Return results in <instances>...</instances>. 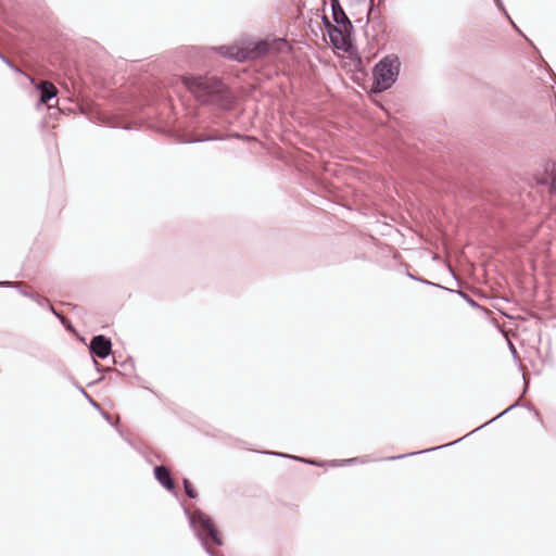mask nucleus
Listing matches in <instances>:
<instances>
[{
  "mask_svg": "<svg viewBox=\"0 0 556 556\" xmlns=\"http://www.w3.org/2000/svg\"><path fill=\"white\" fill-rule=\"evenodd\" d=\"M369 2H370V7H369V10L367 12V21L368 22L372 18L374 14L377 11V8H375V5H374V0H369Z\"/></svg>",
  "mask_w": 556,
  "mask_h": 556,
  "instance_id": "5701e85b",
  "label": "nucleus"
},
{
  "mask_svg": "<svg viewBox=\"0 0 556 556\" xmlns=\"http://www.w3.org/2000/svg\"><path fill=\"white\" fill-rule=\"evenodd\" d=\"M121 366H122L123 368H125V369H127V368H131V369H132V368H134V363H132L131 358H129V359H127V361L123 362V363L121 364Z\"/></svg>",
  "mask_w": 556,
  "mask_h": 556,
  "instance_id": "a878e982",
  "label": "nucleus"
},
{
  "mask_svg": "<svg viewBox=\"0 0 556 556\" xmlns=\"http://www.w3.org/2000/svg\"><path fill=\"white\" fill-rule=\"evenodd\" d=\"M509 348H510V351L513 352V354L515 355L516 354V350H515V348H514V345L511 343L509 344Z\"/></svg>",
  "mask_w": 556,
  "mask_h": 556,
  "instance_id": "2f4dec72",
  "label": "nucleus"
},
{
  "mask_svg": "<svg viewBox=\"0 0 556 556\" xmlns=\"http://www.w3.org/2000/svg\"><path fill=\"white\" fill-rule=\"evenodd\" d=\"M545 172L549 174L552 184H556V162H552L545 168Z\"/></svg>",
  "mask_w": 556,
  "mask_h": 556,
  "instance_id": "412c9836",
  "label": "nucleus"
},
{
  "mask_svg": "<svg viewBox=\"0 0 556 556\" xmlns=\"http://www.w3.org/2000/svg\"><path fill=\"white\" fill-rule=\"evenodd\" d=\"M496 7L503 11V13L505 14V16L510 21V23L513 24L514 28L523 36V34L521 33V30L514 24V22L511 21L510 16L508 15L507 11L505 10V7L502 2V0H494Z\"/></svg>",
  "mask_w": 556,
  "mask_h": 556,
  "instance_id": "aec40b11",
  "label": "nucleus"
},
{
  "mask_svg": "<svg viewBox=\"0 0 556 556\" xmlns=\"http://www.w3.org/2000/svg\"><path fill=\"white\" fill-rule=\"evenodd\" d=\"M263 453L267 454V455L277 456V457L290 458V459L302 462V463L309 464V465H317V463L315 460H313V459H307V458H303V457H300V456H294V455H290V454H286V453H281V452L266 451V452H263Z\"/></svg>",
  "mask_w": 556,
  "mask_h": 556,
  "instance_id": "4468645a",
  "label": "nucleus"
},
{
  "mask_svg": "<svg viewBox=\"0 0 556 556\" xmlns=\"http://www.w3.org/2000/svg\"><path fill=\"white\" fill-rule=\"evenodd\" d=\"M0 60L5 63L10 68H12L15 73H20V74H23L22 70L18 68L8 56H5L1 51H0Z\"/></svg>",
  "mask_w": 556,
  "mask_h": 556,
  "instance_id": "6ab92c4d",
  "label": "nucleus"
},
{
  "mask_svg": "<svg viewBox=\"0 0 556 556\" xmlns=\"http://www.w3.org/2000/svg\"><path fill=\"white\" fill-rule=\"evenodd\" d=\"M155 480L167 491L173 492L175 490V482L172 477V472L168 467L164 465L155 466L153 469Z\"/></svg>",
  "mask_w": 556,
  "mask_h": 556,
  "instance_id": "9d476101",
  "label": "nucleus"
},
{
  "mask_svg": "<svg viewBox=\"0 0 556 556\" xmlns=\"http://www.w3.org/2000/svg\"><path fill=\"white\" fill-rule=\"evenodd\" d=\"M182 485H184L185 493H186V495H187L189 498H191V500L197 498V496H198V492H197V490L193 488V485H192V483L189 481V479L184 478V479H182Z\"/></svg>",
  "mask_w": 556,
  "mask_h": 556,
  "instance_id": "dca6fc26",
  "label": "nucleus"
},
{
  "mask_svg": "<svg viewBox=\"0 0 556 556\" xmlns=\"http://www.w3.org/2000/svg\"><path fill=\"white\" fill-rule=\"evenodd\" d=\"M330 7H331V15L333 22L343 28V31L346 35H352L354 31L353 24L351 20L345 14L342 5L340 4L339 0H330Z\"/></svg>",
  "mask_w": 556,
  "mask_h": 556,
  "instance_id": "6e6552de",
  "label": "nucleus"
},
{
  "mask_svg": "<svg viewBox=\"0 0 556 556\" xmlns=\"http://www.w3.org/2000/svg\"><path fill=\"white\" fill-rule=\"evenodd\" d=\"M406 276H407L408 278H410L412 280L418 281V282H420V283H422V285H426V286H431V287H435V288H440V289H443V288H444L443 286H441V285H439V283H435V282L429 281V280H427V279H425V278H422V277L416 276V275H414V274H412V273H409V271H407V273H406Z\"/></svg>",
  "mask_w": 556,
  "mask_h": 556,
  "instance_id": "f3484780",
  "label": "nucleus"
},
{
  "mask_svg": "<svg viewBox=\"0 0 556 556\" xmlns=\"http://www.w3.org/2000/svg\"><path fill=\"white\" fill-rule=\"evenodd\" d=\"M548 192H549L551 194H556V184H552V182H551V185H549V187H548Z\"/></svg>",
  "mask_w": 556,
  "mask_h": 556,
  "instance_id": "cd10ccee",
  "label": "nucleus"
},
{
  "mask_svg": "<svg viewBox=\"0 0 556 556\" xmlns=\"http://www.w3.org/2000/svg\"><path fill=\"white\" fill-rule=\"evenodd\" d=\"M400 71L399 55L394 53L384 55L372 68L371 92L381 93L389 90L396 83Z\"/></svg>",
  "mask_w": 556,
  "mask_h": 556,
  "instance_id": "7ed1b4c3",
  "label": "nucleus"
},
{
  "mask_svg": "<svg viewBox=\"0 0 556 556\" xmlns=\"http://www.w3.org/2000/svg\"><path fill=\"white\" fill-rule=\"evenodd\" d=\"M74 384L77 388V390L84 395V392H86V390L80 384H78L77 382H75Z\"/></svg>",
  "mask_w": 556,
  "mask_h": 556,
  "instance_id": "c85d7f7f",
  "label": "nucleus"
},
{
  "mask_svg": "<svg viewBox=\"0 0 556 556\" xmlns=\"http://www.w3.org/2000/svg\"><path fill=\"white\" fill-rule=\"evenodd\" d=\"M84 397L89 402L91 406L101 410L100 405L87 392H84Z\"/></svg>",
  "mask_w": 556,
  "mask_h": 556,
  "instance_id": "4be33fe9",
  "label": "nucleus"
},
{
  "mask_svg": "<svg viewBox=\"0 0 556 556\" xmlns=\"http://www.w3.org/2000/svg\"><path fill=\"white\" fill-rule=\"evenodd\" d=\"M92 362H93V365H94V367H96L97 371H99V372H103V371H105V370H106V369H105L101 364H99L94 358L92 359Z\"/></svg>",
  "mask_w": 556,
  "mask_h": 556,
  "instance_id": "bb28decb",
  "label": "nucleus"
},
{
  "mask_svg": "<svg viewBox=\"0 0 556 556\" xmlns=\"http://www.w3.org/2000/svg\"><path fill=\"white\" fill-rule=\"evenodd\" d=\"M216 51L224 58L235 60L237 62H244V55L242 54V48L237 46H219Z\"/></svg>",
  "mask_w": 556,
  "mask_h": 556,
  "instance_id": "f8f14e48",
  "label": "nucleus"
},
{
  "mask_svg": "<svg viewBox=\"0 0 556 556\" xmlns=\"http://www.w3.org/2000/svg\"><path fill=\"white\" fill-rule=\"evenodd\" d=\"M181 81L197 101L220 110H231L237 101L231 89L218 77L208 75H184Z\"/></svg>",
  "mask_w": 556,
  "mask_h": 556,
  "instance_id": "f257e3e1",
  "label": "nucleus"
},
{
  "mask_svg": "<svg viewBox=\"0 0 556 556\" xmlns=\"http://www.w3.org/2000/svg\"><path fill=\"white\" fill-rule=\"evenodd\" d=\"M518 406H520V401L519 400H517L515 403H513L510 406H508L506 409H504L502 413H500L497 416H495L491 420L484 422L483 425H481L480 427L476 428L475 430H472L471 432L467 433L466 435H464L463 438H460L458 440H455L453 442H450V443H446V444H442V445H439V446H434V447L417 451V452H412V453H406V454H402V455H395V456L386 457V458H382V460H397V459H402V458H405V457L415 456V455H419V454H426V453L438 451V450H441V448H444V447H447V446H452V445L460 442L462 440L468 438L470 434L475 433L476 431H478V430L484 428L485 426L490 425L494 420H496V419L501 418L502 416L506 415L507 413H509L510 410L515 409Z\"/></svg>",
  "mask_w": 556,
  "mask_h": 556,
  "instance_id": "20e7f679",
  "label": "nucleus"
},
{
  "mask_svg": "<svg viewBox=\"0 0 556 556\" xmlns=\"http://www.w3.org/2000/svg\"><path fill=\"white\" fill-rule=\"evenodd\" d=\"M66 305H67V306H72L73 308H76V307H77L76 305H74V304H72V303H67Z\"/></svg>",
  "mask_w": 556,
  "mask_h": 556,
  "instance_id": "473e14b6",
  "label": "nucleus"
},
{
  "mask_svg": "<svg viewBox=\"0 0 556 556\" xmlns=\"http://www.w3.org/2000/svg\"><path fill=\"white\" fill-rule=\"evenodd\" d=\"M102 379H103V377H100L98 380L92 381V382H89V383H88V387L92 386L93 383H96V382H98V381H101Z\"/></svg>",
  "mask_w": 556,
  "mask_h": 556,
  "instance_id": "c756f323",
  "label": "nucleus"
},
{
  "mask_svg": "<svg viewBox=\"0 0 556 556\" xmlns=\"http://www.w3.org/2000/svg\"><path fill=\"white\" fill-rule=\"evenodd\" d=\"M184 513L188 519L190 529L193 531L202 548L208 556H216L214 549L210 546V540L215 545L223 546L224 539L214 520L199 508L192 511L190 508L184 506Z\"/></svg>",
  "mask_w": 556,
  "mask_h": 556,
  "instance_id": "f03ea898",
  "label": "nucleus"
},
{
  "mask_svg": "<svg viewBox=\"0 0 556 556\" xmlns=\"http://www.w3.org/2000/svg\"><path fill=\"white\" fill-rule=\"evenodd\" d=\"M106 125H108L109 127H112V128H117V127H119L118 125L111 124V123H108Z\"/></svg>",
  "mask_w": 556,
  "mask_h": 556,
  "instance_id": "7c9ffc66",
  "label": "nucleus"
},
{
  "mask_svg": "<svg viewBox=\"0 0 556 556\" xmlns=\"http://www.w3.org/2000/svg\"><path fill=\"white\" fill-rule=\"evenodd\" d=\"M443 290H446L448 292H452V293H456L458 294L462 299H464L471 307H476V308H482L469 294H467L465 291L463 290H453V289H448V288H443Z\"/></svg>",
  "mask_w": 556,
  "mask_h": 556,
  "instance_id": "2eb2a0df",
  "label": "nucleus"
},
{
  "mask_svg": "<svg viewBox=\"0 0 556 556\" xmlns=\"http://www.w3.org/2000/svg\"><path fill=\"white\" fill-rule=\"evenodd\" d=\"M89 351L92 358H106L112 353V341L104 334H96L89 343Z\"/></svg>",
  "mask_w": 556,
  "mask_h": 556,
  "instance_id": "423d86ee",
  "label": "nucleus"
},
{
  "mask_svg": "<svg viewBox=\"0 0 556 556\" xmlns=\"http://www.w3.org/2000/svg\"><path fill=\"white\" fill-rule=\"evenodd\" d=\"M228 138L250 140L249 136L241 135L239 132H232V134H229V135H226V136L219 135V134L215 132V134L208 135V136L193 137L191 139H188V140L184 141V143H198V142H206V141L226 140Z\"/></svg>",
  "mask_w": 556,
  "mask_h": 556,
  "instance_id": "9b49d317",
  "label": "nucleus"
},
{
  "mask_svg": "<svg viewBox=\"0 0 556 556\" xmlns=\"http://www.w3.org/2000/svg\"><path fill=\"white\" fill-rule=\"evenodd\" d=\"M358 462H361L359 457H353V458H349V459H344V460H331L329 464L331 466H344V465H353ZM362 463H364V460H362Z\"/></svg>",
  "mask_w": 556,
  "mask_h": 556,
  "instance_id": "a211bd4d",
  "label": "nucleus"
},
{
  "mask_svg": "<svg viewBox=\"0 0 556 556\" xmlns=\"http://www.w3.org/2000/svg\"><path fill=\"white\" fill-rule=\"evenodd\" d=\"M50 311L51 313L61 320L62 324H65V318L63 317V315L61 313H59L58 311H55V308L53 306H50Z\"/></svg>",
  "mask_w": 556,
  "mask_h": 556,
  "instance_id": "b1692460",
  "label": "nucleus"
},
{
  "mask_svg": "<svg viewBox=\"0 0 556 556\" xmlns=\"http://www.w3.org/2000/svg\"><path fill=\"white\" fill-rule=\"evenodd\" d=\"M101 415L110 425H112L114 427L116 426V424L112 421V418L109 413L101 410Z\"/></svg>",
  "mask_w": 556,
  "mask_h": 556,
  "instance_id": "393cba45",
  "label": "nucleus"
},
{
  "mask_svg": "<svg viewBox=\"0 0 556 556\" xmlns=\"http://www.w3.org/2000/svg\"><path fill=\"white\" fill-rule=\"evenodd\" d=\"M26 76L39 92L38 105L47 104L50 109L51 105H49V102L55 99L58 96L56 87L49 80H40L38 84H36L34 78L28 75Z\"/></svg>",
  "mask_w": 556,
  "mask_h": 556,
  "instance_id": "0eeeda50",
  "label": "nucleus"
},
{
  "mask_svg": "<svg viewBox=\"0 0 556 556\" xmlns=\"http://www.w3.org/2000/svg\"><path fill=\"white\" fill-rule=\"evenodd\" d=\"M323 24L324 27L329 36L330 43L336 49L343 50L344 49V42L343 38L344 36H348L341 26H338L337 24L333 25L327 16H323Z\"/></svg>",
  "mask_w": 556,
  "mask_h": 556,
  "instance_id": "1a4fd4ad",
  "label": "nucleus"
},
{
  "mask_svg": "<svg viewBox=\"0 0 556 556\" xmlns=\"http://www.w3.org/2000/svg\"><path fill=\"white\" fill-rule=\"evenodd\" d=\"M0 287H7V288H15L20 291L21 294L24 296H27L35 301L38 305L43 306L48 300L43 296H41L38 293L29 292L27 290L22 289L21 285L17 282H11V281H0Z\"/></svg>",
  "mask_w": 556,
  "mask_h": 556,
  "instance_id": "ddd939ff",
  "label": "nucleus"
},
{
  "mask_svg": "<svg viewBox=\"0 0 556 556\" xmlns=\"http://www.w3.org/2000/svg\"><path fill=\"white\" fill-rule=\"evenodd\" d=\"M280 41L281 39L274 40L271 42L266 39H261L255 42H251L245 48H242V54L245 56L244 62L248 60L262 59L268 55Z\"/></svg>",
  "mask_w": 556,
  "mask_h": 556,
  "instance_id": "39448f33",
  "label": "nucleus"
}]
</instances>
